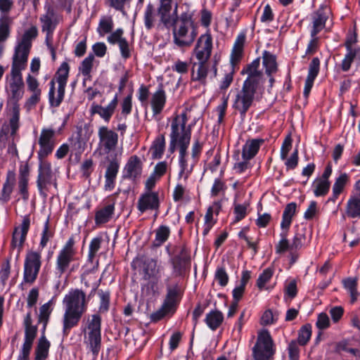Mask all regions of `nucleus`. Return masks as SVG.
<instances>
[{
    "mask_svg": "<svg viewBox=\"0 0 360 360\" xmlns=\"http://www.w3.org/2000/svg\"><path fill=\"white\" fill-rule=\"evenodd\" d=\"M188 114H177L172 123L169 150L173 153L179 148V177L186 181L193 170L194 162L189 163L186 156V149L191 141V126L186 125Z\"/></svg>",
    "mask_w": 360,
    "mask_h": 360,
    "instance_id": "f257e3e1",
    "label": "nucleus"
},
{
    "mask_svg": "<svg viewBox=\"0 0 360 360\" xmlns=\"http://www.w3.org/2000/svg\"><path fill=\"white\" fill-rule=\"evenodd\" d=\"M89 300L84 291L72 289L63 298V314L62 316L63 332L67 335L76 327L86 312Z\"/></svg>",
    "mask_w": 360,
    "mask_h": 360,
    "instance_id": "f03ea898",
    "label": "nucleus"
},
{
    "mask_svg": "<svg viewBox=\"0 0 360 360\" xmlns=\"http://www.w3.org/2000/svg\"><path fill=\"white\" fill-rule=\"evenodd\" d=\"M101 318L99 314H94L86 316L82 321V331L86 333L84 343L96 357L101 348Z\"/></svg>",
    "mask_w": 360,
    "mask_h": 360,
    "instance_id": "7ed1b4c3",
    "label": "nucleus"
},
{
    "mask_svg": "<svg viewBox=\"0 0 360 360\" xmlns=\"http://www.w3.org/2000/svg\"><path fill=\"white\" fill-rule=\"evenodd\" d=\"M192 15V13L189 11L184 12L175 24L172 26L173 27L174 41L179 46H190L196 37Z\"/></svg>",
    "mask_w": 360,
    "mask_h": 360,
    "instance_id": "20e7f679",
    "label": "nucleus"
},
{
    "mask_svg": "<svg viewBox=\"0 0 360 360\" xmlns=\"http://www.w3.org/2000/svg\"><path fill=\"white\" fill-rule=\"evenodd\" d=\"M70 67L66 62L61 64L56 75V79L58 84L57 96H55V82L52 79L50 82V91L49 94V101L52 106H58L63 99L65 88L69 75Z\"/></svg>",
    "mask_w": 360,
    "mask_h": 360,
    "instance_id": "39448f33",
    "label": "nucleus"
},
{
    "mask_svg": "<svg viewBox=\"0 0 360 360\" xmlns=\"http://www.w3.org/2000/svg\"><path fill=\"white\" fill-rule=\"evenodd\" d=\"M254 360H269L275 353L274 342L266 330L258 333L257 340L252 349Z\"/></svg>",
    "mask_w": 360,
    "mask_h": 360,
    "instance_id": "423d86ee",
    "label": "nucleus"
},
{
    "mask_svg": "<svg viewBox=\"0 0 360 360\" xmlns=\"http://www.w3.org/2000/svg\"><path fill=\"white\" fill-rule=\"evenodd\" d=\"M259 86L252 84L250 81H245L242 90L238 94L233 103L235 110L241 112L248 111L253 103L254 95Z\"/></svg>",
    "mask_w": 360,
    "mask_h": 360,
    "instance_id": "0eeeda50",
    "label": "nucleus"
},
{
    "mask_svg": "<svg viewBox=\"0 0 360 360\" xmlns=\"http://www.w3.org/2000/svg\"><path fill=\"white\" fill-rule=\"evenodd\" d=\"M37 187L39 193L46 196L51 186L56 188V184L51 171V165L45 159L39 160Z\"/></svg>",
    "mask_w": 360,
    "mask_h": 360,
    "instance_id": "6e6552de",
    "label": "nucleus"
},
{
    "mask_svg": "<svg viewBox=\"0 0 360 360\" xmlns=\"http://www.w3.org/2000/svg\"><path fill=\"white\" fill-rule=\"evenodd\" d=\"M74 245L73 238H69L57 255L56 269L60 275H62L68 269L70 263L74 260L76 255Z\"/></svg>",
    "mask_w": 360,
    "mask_h": 360,
    "instance_id": "1a4fd4ad",
    "label": "nucleus"
},
{
    "mask_svg": "<svg viewBox=\"0 0 360 360\" xmlns=\"http://www.w3.org/2000/svg\"><path fill=\"white\" fill-rule=\"evenodd\" d=\"M41 267V255L35 251L27 252L24 264V281L33 283L38 275Z\"/></svg>",
    "mask_w": 360,
    "mask_h": 360,
    "instance_id": "9d476101",
    "label": "nucleus"
},
{
    "mask_svg": "<svg viewBox=\"0 0 360 360\" xmlns=\"http://www.w3.org/2000/svg\"><path fill=\"white\" fill-rule=\"evenodd\" d=\"M158 13L160 21L167 27L172 26L179 18L177 17V4H174L172 0H160Z\"/></svg>",
    "mask_w": 360,
    "mask_h": 360,
    "instance_id": "9b49d317",
    "label": "nucleus"
},
{
    "mask_svg": "<svg viewBox=\"0 0 360 360\" xmlns=\"http://www.w3.org/2000/svg\"><path fill=\"white\" fill-rule=\"evenodd\" d=\"M177 302L178 299L176 290L169 289L162 307L151 314V319L154 321H158L167 315L174 314Z\"/></svg>",
    "mask_w": 360,
    "mask_h": 360,
    "instance_id": "f8f14e48",
    "label": "nucleus"
},
{
    "mask_svg": "<svg viewBox=\"0 0 360 360\" xmlns=\"http://www.w3.org/2000/svg\"><path fill=\"white\" fill-rule=\"evenodd\" d=\"M11 80L10 82V89L12 94V101L14 105L13 112H18L19 108L16 103L23 96L24 83L21 71L11 70Z\"/></svg>",
    "mask_w": 360,
    "mask_h": 360,
    "instance_id": "ddd939ff",
    "label": "nucleus"
},
{
    "mask_svg": "<svg viewBox=\"0 0 360 360\" xmlns=\"http://www.w3.org/2000/svg\"><path fill=\"white\" fill-rule=\"evenodd\" d=\"M39 159H45L52 153L55 146L54 131L50 129H43L39 139Z\"/></svg>",
    "mask_w": 360,
    "mask_h": 360,
    "instance_id": "4468645a",
    "label": "nucleus"
},
{
    "mask_svg": "<svg viewBox=\"0 0 360 360\" xmlns=\"http://www.w3.org/2000/svg\"><path fill=\"white\" fill-rule=\"evenodd\" d=\"M160 207V198L157 192L146 191L139 197L137 209L141 213L147 210L158 211Z\"/></svg>",
    "mask_w": 360,
    "mask_h": 360,
    "instance_id": "2eb2a0df",
    "label": "nucleus"
},
{
    "mask_svg": "<svg viewBox=\"0 0 360 360\" xmlns=\"http://www.w3.org/2000/svg\"><path fill=\"white\" fill-rule=\"evenodd\" d=\"M30 322V316L27 314L25 320V340L18 359H29L30 350L37 335V328L32 326Z\"/></svg>",
    "mask_w": 360,
    "mask_h": 360,
    "instance_id": "dca6fc26",
    "label": "nucleus"
},
{
    "mask_svg": "<svg viewBox=\"0 0 360 360\" xmlns=\"http://www.w3.org/2000/svg\"><path fill=\"white\" fill-rule=\"evenodd\" d=\"M99 146L101 151L108 153L117 143V134L106 127H101L98 131Z\"/></svg>",
    "mask_w": 360,
    "mask_h": 360,
    "instance_id": "f3484780",
    "label": "nucleus"
},
{
    "mask_svg": "<svg viewBox=\"0 0 360 360\" xmlns=\"http://www.w3.org/2000/svg\"><path fill=\"white\" fill-rule=\"evenodd\" d=\"M212 49V37L209 34L202 35L198 40L194 54L198 61L207 62Z\"/></svg>",
    "mask_w": 360,
    "mask_h": 360,
    "instance_id": "a211bd4d",
    "label": "nucleus"
},
{
    "mask_svg": "<svg viewBox=\"0 0 360 360\" xmlns=\"http://www.w3.org/2000/svg\"><path fill=\"white\" fill-rule=\"evenodd\" d=\"M30 49L18 43L12 58L11 70L22 71L25 68Z\"/></svg>",
    "mask_w": 360,
    "mask_h": 360,
    "instance_id": "6ab92c4d",
    "label": "nucleus"
},
{
    "mask_svg": "<svg viewBox=\"0 0 360 360\" xmlns=\"http://www.w3.org/2000/svg\"><path fill=\"white\" fill-rule=\"evenodd\" d=\"M292 148V139L290 134H288L281 148V158L285 161V165L287 169H291L296 167L298 162V153L297 150H295L289 158H287V155Z\"/></svg>",
    "mask_w": 360,
    "mask_h": 360,
    "instance_id": "aec40b11",
    "label": "nucleus"
},
{
    "mask_svg": "<svg viewBox=\"0 0 360 360\" xmlns=\"http://www.w3.org/2000/svg\"><path fill=\"white\" fill-rule=\"evenodd\" d=\"M30 224V219L25 217L20 226L16 227L13 231L11 245L13 248L18 249V252L21 250L25 240Z\"/></svg>",
    "mask_w": 360,
    "mask_h": 360,
    "instance_id": "412c9836",
    "label": "nucleus"
},
{
    "mask_svg": "<svg viewBox=\"0 0 360 360\" xmlns=\"http://www.w3.org/2000/svg\"><path fill=\"white\" fill-rule=\"evenodd\" d=\"M142 173V162L136 155L131 156L128 160L124 168V175L131 180L139 179Z\"/></svg>",
    "mask_w": 360,
    "mask_h": 360,
    "instance_id": "4be33fe9",
    "label": "nucleus"
},
{
    "mask_svg": "<svg viewBox=\"0 0 360 360\" xmlns=\"http://www.w3.org/2000/svg\"><path fill=\"white\" fill-rule=\"evenodd\" d=\"M328 10L326 6H321L311 15L313 29L311 34L314 37L325 27L328 19Z\"/></svg>",
    "mask_w": 360,
    "mask_h": 360,
    "instance_id": "5701e85b",
    "label": "nucleus"
},
{
    "mask_svg": "<svg viewBox=\"0 0 360 360\" xmlns=\"http://www.w3.org/2000/svg\"><path fill=\"white\" fill-rule=\"evenodd\" d=\"M221 209V204L219 202H216L213 203L207 210L206 214L205 215L204 224H203V230L202 234L206 236L208 234L211 229L216 223V219H214V214L218 215L219 210Z\"/></svg>",
    "mask_w": 360,
    "mask_h": 360,
    "instance_id": "b1692460",
    "label": "nucleus"
},
{
    "mask_svg": "<svg viewBox=\"0 0 360 360\" xmlns=\"http://www.w3.org/2000/svg\"><path fill=\"white\" fill-rule=\"evenodd\" d=\"M143 270L145 276L148 278H154L158 279L162 276L163 268L158 264L157 261L153 259H148L143 263Z\"/></svg>",
    "mask_w": 360,
    "mask_h": 360,
    "instance_id": "393cba45",
    "label": "nucleus"
},
{
    "mask_svg": "<svg viewBox=\"0 0 360 360\" xmlns=\"http://www.w3.org/2000/svg\"><path fill=\"white\" fill-rule=\"evenodd\" d=\"M260 60L257 58L247 66L245 72L248 74V77L245 81H250L252 84L259 86L262 77V72L258 70Z\"/></svg>",
    "mask_w": 360,
    "mask_h": 360,
    "instance_id": "a878e982",
    "label": "nucleus"
},
{
    "mask_svg": "<svg viewBox=\"0 0 360 360\" xmlns=\"http://www.w3.org/2000/svg\"><path fill=\"white\" fill-rule=\"evenodd\" d=\"M207 62H193L191 69L192 79L203 83L207 75Z\"/></svg>",
    "mask_w": 360,
    "mask_h": 360,
    "instance_id": "bb28decb",
    "label": "nucleus"
},
{
    "mask_svg": "<svg viewBox=\"0 0 360 360\" xmlns=\"http://www.w3.org/2000/svg\"><path fill=\"white\" fill-rule=\"evenodd\" d=\"M262 140L252 139L248 141L243 147L242 156L243 159L250 160L257 153Z\"/></svg>",
    "mask_w": 360,
    "mask_h": 360,
    "instance_id": "cd10ccee",
    "label": "nucleus"
},
{
    "mask_svg": "<svg viewBox=\"0 0 360 360\" xmlns=\"http://www.w3.org/2000/svg\"><path fill=\"white\" fill-rule=\"evenodd\" d=\"M53 18L54 11L51 7H49L46 14L40 18V20L42 22V31L46 32L47 38L52 34L55 28V24L53 20Z\"/></svg>",
    "mask_w": 360,
    "mask_h": 360,
    "instance_id": "c85d7f7f",
    "label": "nucleus"
},
{
    "mask_svg": "<svg viewBox=\"0 0 360 360\" xmlns=\"http://www.w3.org/2000/svg\"><path fill=\"white\" fill-rule=\"evenodd\" d=\"M349 179V176L346 173H342L338 178H336L333 186V195L330 198V200L333 202L336 200L339 195L343 191L346 184L348 183Z\"/></svg>",
    "mask_w": 360,
    "mask_h": 360,
    "instance_id": "c756f323",
    "label": "nucleus"
},
{
    "mask_svg": "<svg viewBox=\"0 0 360 360\" xmlns=\"http://www.w3.org/2000/svg\"><path fill=\"white\" fill-rule=\"evenodd\" d=\"M15 183V174L14 172L9 171L7 173L6 181L4 184L1 200L4 201H8L10 198L11 194L13 191L14 185Z\"/></svg>",
    "mask_w": 360,
    "mask_h": 360,
    "instance_id": "7c9ffc66",
    "label": "nucleus"
},
{
    "mask_svg": "<svg viewBox=\"0 0 360 360\" xmlns=\"http://www.w3.org/2000/svg\"><path fill=\"white\" fill-rule=\"evenodd\" d=\"M245 40V36L241 34L238 37L234 44L231 56V62L233 65L237 64L242 58Z\"/></svg>",
    "mask_w": 360,
    "mask_h": 360,
    "instance_id": "2f4dec72",
    "label": "nucleus"
},
{
    "mask_svg": "<svg viewBox=\"0 0 360 360\" xmlns=\"http://www.w3.org/2000/svg\"><path fill=\"white\" fill-rule=\"evenodd\" d=\"M114 210L115 207L113 205H108L98 210L95 216L96 224H102L108 222L112 218Z\"/></svg>",
    "mask_w": 360,
    "mask_h": 360,
    "instance_id": "473e14b6",
    "label": "nucleus"
},
{
    "mask_svg": "<svg viewBox=\"0 0 360 360\" xmlns=\"http://www.w3.org/2000/svg\"><path fill=\"white\" fill-rule=\"evenodd\" d=\"M346 214L351 218L360 217V198L356 196L349 198L347 202Z\"/></svg>",
    "mask_w": 360,
    "mask_h": 360,
    "instance_id": "72a5a7b5",
    "label": "nucleus"
},
{
    "mask_svg": "<svg viewBox=\"0 0 360 360\" xmlns=\"http://www.w3.org/2000/svg\"><path fill=\"white\" fill-rule=\"evenodd\" d=\"M224 316L221 312L217 310L212 311L206 315L205 323L212 330H215L221 324Z\"/></svg>",
    "mask_w": 360,
    "mask_h": 360,
    "instance_id": "f704fd0d",
    "label": "nucleus"
},
{
    "mask_svg": "<svg viewBox=\"0 0 360 360\" xmlns=\"http://www.w3.org/2000/svg\"><path fill=\"white\" fill-rule=\"evenodd\" d=\"M263 65L265 67L266 73L270 76L277 71V63L276 56L269 51L263 53Z\"/></svg>",
    "mask_w": 360,
    "mask_h": 360,
    "instance_id": "c9c22d12",
    "label": "nucleus"
},
{
    "mask_svg": "<svg viewBox=\"0 0 360 360\" xmlns=\"http://www.w3.org/2000/svg\"><path fill=\"white\" fill-rule=\"evenodd\" d=\"M50 342L44 336L39 340L35 352V360H45L49 354Z\"/></svg>",
    "mask_w": 360,
    "mask_h": 360,
    "instance_id": "e433bc0d",
    "label": "nucleus"
},
{
    "mask_svg": "<svg viewBox=\"0 0 360 360\" xmlns=\"http://www.w3.org/2000/svg\"><path fill=\"white\" fill-rule=\"evenodd\" d=\"M238 195L236 194L233 204L234 222H238L244 219L248 214L249 203L245 202L243 204L236 202Z\"/></svg>",
    "mask_w": 360,
    "mask_h": 360,
    "instance_id": "4c0bfd02",
    "label": "nucleus"
},
{
    "mask_svg": "<svg viewBox=\"0 0 360 360\" xmlns=\"http://www.w3.org/2000/svg\"><path fill=\"white\" fill-rule=\"evenodd\" d=\"M114 23L111 16H103L100 20L97 32L100 36L103 37L106 34L111 33L113 29Z\"/></svg>",
    "mask_w": 360,
    "mask_h": 360,
    "instance_id": "58836bf2",
    "label": "nucleus"
},
{
    "mask_svg": "<svg viewBox=\"0 0 360 360\" xmlns=\"http://www.w3.org/2000/svg\"><path fill=\"white\" fill-rule=\"evenodd\" d=\"M165 101L166 96L162 89H159L153 95L151 105L155 112H160L163 109Z\"/></svg>",
    "mask_w": 360,
    "mask_h": 360,
    "instance_id": "ea45409f",
    "label": "nucleus"
},
{
    "mask_svg": "<svg viewBox=\"0 0 360 360\" xmlns=\"http://www.w3.org/2000/svg\"><path fill=\"white\" fill-rule=\"evenodd\" d=\"M345 288L349 292L351 297V302L356 301L358 297L357 278H347L343 281Z\"/></svg>",
    "mask_w": 360,
    "mask_h": 360,
    "instance_id": "a19ab883",
    "label": "nucleus"
},
{
    "mask_svg": "<svg viewBox=\"0 0 360 360\" xmlns=\"http://www.w3.org/2000/svg\"><path fill=\"white\" fill-rule=\"evenodd\" d=\"M12 20L8 15L0 18V44L4 42L10 34V25Z\"/></svg>",
    "mask_w": 360,
    "mask_h": 360,
    "instance_id": "79ce46f5",
    "label": "nucleus"
},
{
    "mask_svg": "<svg viewBox=\"0 0 360 360\" xmlns=\"http://www.w3.org/2000/svg\"><path fill=\"white\" fill-rule=\"evenodd\" d=\"M37 34L38 30L37 27L32 26L30 28L25 31L20 41H18V44L31 48L32 41L37 37Z\"/></svg>",
    "mask_w": 360,
    "mask_h": 360,
    "instance_id": "37998d69",
    "label": "nucleus"
},
{
    "mask_svg": "<svg viewBox=\"0 0 360 360\" xmlns=\"http://www.w3.org/2000/svg\"><path fill=\"white\" fill-rule=\"evenodd\" d=\"M165 147V140L163 136L158 137L153 142L150 148L153 158L159 159L162 157Z\"/></svg>",
    "mask_w": 360,
    "mask_h": 360,
    "instance_id": "c03bdc74",
    "label": "nucleus"
},
{
    "mask_svg": "<svg viewBox=\"0 0 360 360\" xmlns=\"http://www.w3.org/2000/svg\"><path fill=\"white\" fill-rule=\"evenodd\" d=\"M170 230L168 226H160L155 231V238L154 245H162L169 238Z\"/></svg>",
    "mask_w": 360,
    "mask_h": 360,
    "instance_id": "a18cd8bd",
    "label": "nucleus"
},
{
    "mask_svg": "<svg viewBox=\"0 0 360 360\" xmlns=\"http://www.w3.org/2000/svg\"><path fill=\"white\" fill-rule=\"evenodd\" d=\"M330 181L322 180L320 179H316L314 184V193L316 196H323L328 193L330 188Z\"/></svg>",
    "mask_w": 360,
    "mask_h": 360,
    "instance_id": "49530a36",
    "label": "nucleus"
},
{
    "mask_svg": "<svg viewBox=\"0 0 360 360\" xmlns=\"http://www.w3.org/2000/svg\"><path fill=\"white\" fill-rule=\"evenodd\" d=\"M29 171L27 167L21 168L20 169V178L18 182V188L21 194L24 198H27V182H28Z\"/></svg>",
    "mask_w": 360,
    "mask_h": 360,
    "instance_id": "de8ad7c7",
    "label": "nucleus"
},
{
    "mask_svg": "<svg viewBox=\"0 0 360 360\" xmlns=\"http://www.w3.org/2000/svg\"><path fill=\"white\" fill-rule=\"evenodd\" d=\"M311 326L309 324L304 325L298 332L297 343L300 345L307 344L311 336Z\"/></svg>",
    "mask_w": 360,
    "mask_h": 360,
    "instance_id": "09e8293b",
    "label": "nucleus"
},
{
    "mask_svg": "<svg viewBox=\"0 0 360 360\" xmlns=\"http://www.w3.org/2000/svg\"><path fill=\"white\" fill-rule=\"evenodd\" d=\"M155 10L151 4H148L144 13V24L147 30H150L154 26Z\"/></svg>",
    "mask_w": 360,
    "mask_h": 360,
    "instance_id": "8fccbe9b",
    "label": "nucleus"
},
{
    "mask_svg": "<svg viewBox=\"0 0 360 360\" xmlns=\"http://www.w3.org/2000/svg\"><path fill=\"white\" fill-rule=\"evenodd\" d=\"M288 360H299L300 349L295 340L290 341L287 347Z\"/></svg>",
    "mask_w": 360,
    "mask_h": 360,
    "instance_id": "3c124183",
    "label": "nucleus"
},
{
    "mask_svg": "<svg viewBox=\"0 0 360 360\" xmlns=\"http://www.w3.org/2000/svg\"><path fill=\"white\" fill-rule=\"evenodd\" d=\"M52 303L51 301L43 304L39 309V321L43 322L46 325L48 322L49 316L52 311Z\"/></svg>",
    "mask_w": 360,
    "mask_h": 360,
    "instance_id": "603ef678",
    "label": "nucleus"
},
{
    "mask_svg": "<svg viewBox=\"0 0 360 360\" xmlns=\"http://www.w3.org/2000/svg\"><path fill=\"white\" fill-rule=\"evenodd\" d=\"M273 276V271L270 268H267L263 271V272L259 275L257 281V285L259 289H263L265 285L270 281Z\"/></svg>",
    "mask_w": 360,
    "mask_h": 360,
    "instance_id": "864d4df0",
    "label": "nucleus"
},
{
    "mask_svg": "<svg viewBox=\"0 0 360 360\" xmlns=\"http://www.w3.org/2000/svg\"><path fill=\"white\" fill-rule=\"evenodd\" d=\"M93 132V129L90 124H85L84 126L78 127V139L80 142L88 141Z\"/></svg>",
    "mask_w": 360,
    "mask_h": 360,
    "instance_id": "5fc2aeb1",
    "label": "nucleus"
},
{
    "mask_svg": "<svg viewBox=\"0 0 360 360\" xmlns=\"http://www.w3.org/2000/svg\"><path fill=\"white\" fill-rule=\"evenodd\" d=\"M101 238L98 237L94 238L91 240L89 250V260H92L96 256L98 251L101 248Z\"/></svg>",
    "mask_w": 360,
    "mask_h": 360,
    "instance_id": "6e6d98bb",
    "label": "nucleus"
},
{
    "mask_svg": "<svg viewBox=\"0 0 360 360\" xmlns=\"http://www.w3.org/2000/svg\"><path fill=\"white\" fill-rule=\"evenodd\" d=\"M100 297L99 311L104 312L108 311L109 307L110 294L108 292L98 291Z\"/></svg>",
    "mask_w": 360,
    "mask_h": 360,
    "instance_id": "4d7b16f0",
    "label": "nucleus"
},
{
    "mask_svg": "<svg viewBox=\"0 0 360 360\" xmlns=\"http://www.w3.org/2000/svg\"><path fill=\"white\" fill-rule=\"evenodd\" d=\"M11 273V265L8 260H6L1 265L0 269V281L3 285H5L8 281Z\"/></svg>",
    "mask_w": 360,
    "mask_h": 360,
    "instance_id": "13d9d810",
    "label": "nucleus"
},
{
    "mask_svg": "<svg viewBox=\"0 0 360 360\" xmlns=\"http://www.w3.org/2000/svg\"><path fill=\"white\" fill-rule=\"evenodd\" d=\"M320 61L318 58H314L309 64L307 78L315 79L319 71Z\"/></svg>",
    "mask_w": 360,
    "mask_h": 360,
    "instance_id": "bf43d9fd",
    "label": "nucleus"
},
{
    "mask_svg": "<svg viewBox=\"0 0 360 360\" xmlns=\"http://www.w3.org/2000/svg\"><path fill=\"white\" fill-rule=\"evenodd\" d=\"M215 281L221 286H225L229 281V276L223 268L217 269L214 276Z\"/></svg>",
    "mask_w": 360,
    "mask_h": 360,
    "instance_id": "052dcab7",
    "label": "nucleus"
},
{
    "mask_svg": "<svg viewBox=\"0 0 360 360\" xmlns=\"http://www.w3.org/2000/svg\"><path fill=\"white\" fill-rule=\"evenodd\" d=\"M94 59V56L90 55L83 60L82 66L80 67V71L83 75L86 76L90 73Z\"/></svg>",
    "mask_w": 360,
    "mask_h": 360,
    "instance_id": "680f3d73",
    "label": "nucleus"
},
{
    "mask_svg": "<svg viewBox=\"0 0 360 360\" xmlns=\"http://www.w3.org/2000/svg\"><path fill=\"white\" fill-rule=\"evenodd\" d=\"M119 163L117 161L110 162L107 167L105 174V177H109L116 179L117 174L119 170Z\"/></svg>",
    "mask_w": 360,
    "mask_h": 360,
    "instance_id": "e2e57ef3",
    "label": "nucleus"
},
{
    "mask_svg": "<svg viewBox=\"0 0 360 360\" xmlns=\"http://www.w3.org/2000/svg\"><path fill=\"white\" fill-rule=\"evenodd\" d=\"M131 0H105V4L110 8L122 11L124 5L129 3Z\"/></svg>",
    "mask_w": 360,
    "mask_h": 360,
    "instance_id": "0e129e2a",
    "label": "nucleus"
},
{
    "mask_svg": "<svg viewBox=\"0 0 360 360\" xmlns=\"http://www.w3.org/2000/svg\"><path fill=\"white\" fill-rule=\"evenodd\" d=\"M297 295V284L295 280H291L285 285V296L292 300Z\"/></svg>",
    "mask_w": 360,
    "mask_h": 360,
    "instance_id": "69168bd1",
    "label": "nucleus"
},
{
    "mask_svg": "<svg viewBox=\"0 0 360 360\" xmlns=\"http://www.w3.org/2000/svg\"><path fill=\"white\" fill-rule=\"evenodd\" d=\"M123 30L122 29H117L115 32H111L108 37V41L112 44H120L122 40L124 38L122 37Z\"/></svg>",
    "mask_w": 360,
    "mask_h": 360,
    "instance_id": "338daca9",
    "label": "nucleus"
},
{
    "mask_svg": "<svg viewBox=\"0 0 360 360\" xmlns=\"http://www.w3.org/2000/svg\"><path fill=\"white\" fill-rule=\"evenodd\" d=\"M316 324V326L321 330L327 328L330 325L329 317L325 313L319 314Z\"/></svg>",
    "mask_w": 360,
    "mask_h": 360,
    "instance_id": "774afa93",
    "label": "nucleus"
}]
</instances>
